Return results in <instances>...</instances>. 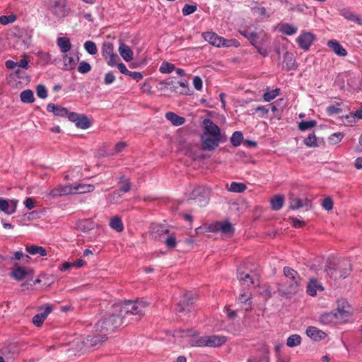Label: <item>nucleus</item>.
<instances>
[{"label":"nucleus","mask_w":362,"mask_h":362,"mask_svg":"<svg viewBox=\"0 0 362 362\" xmlns=\"http://www.w3.org/2000/svg\"><path fill=\"white\" fill-rule=\"evenodd\" d=\"M122 322L123 319L117 312H114L112 305L111 310L95 324L93 332L86 337V341H81L78 351H85L105 341L108 334L115 332Z\"/></svg>","instance_id":"1"},{"label":"nucleus","mask_w":362,"mask_h":362,"mask_svg":"<svg viewBox=\"0 0 362 362\" xmlns=\"http://www.w3.org/2000/svg\"><path fill=\"white\" fill-rule=\"evenodd\" d=\"M284 274L286 281L279 285L278 290L282 296H292L298 293L300 288V276L293 269L285 267Z\"/></svg>","instance_id":"2"},{"label":"nucleus","mask_w":362,"mask_h":362,"mask_svg":"<svg viewBox=\"0 0 362 362\" xmlns=\"http://www.w3.org/2000/svg\"><path fill=\"white\" fill-rule=\"evenodd\" d=\"M114 312H117L123 319L125 313L132 315H141L148 305L144 300L136 301H125L124 303L113 304Z\"/></svg>","instance_id":"3"},{"label":"nucleus","mask_w":362,"mask_h":362,"mask_svg":"<svg viewBox=\"0 0 362 362\" xmlns=\"http://www.w3.org/2000/svg\"><path fill=\"white\" fill-rule=\"evenodd\" d=\"M250 264H245L238 269L237 278L242 286L248 287L250 285H256L259 282V274L252 269Z\"/></svg>","instance_id":"4"},{"label":"nucleus","mask_w":362,"mask_h":362,"mask_svg":"<svg viewBox=\"0 0 362 362\" xmlns=\"http://www.w3.org/2000/svg\"><path fill=\"white\" fill-rule=\"evenodd\" d=\"M202 37L210 45L216 47H238L239 45L236 40L225 39L214 32H204L202 33Z\"/></svg>","instance_id":"5"},{"label":"nucleus","mask_w":362,"mask_h":362,"mask_svg":"<svg viewBox=\"0 0 362 362\" xmlns=\"http://www.w3.org/2000/svg\"><path fill=\"white\" fill-rule=\"evenodd\" d=\"M340 324L348 322L353 314V309L348 301L341 298L337 301V308L333 310Z\"/></svg>","instance_id":"6"},{"label":"nucleus","mask_w":362,"mask_h":362,"mask_svg":"<svg viewBox=\"0 0 362 362\" xmlns=\"http://www.w3.org/2000/svg\"><path fill=\"white\" fill-rule=\"evenodd\" d=\"M325 271L328 275L334 279L340 278L344 279L349 275L351 271L350 261L348 259L341 260L338 262L336 268L332 269L330 267L327 266Z\"/></svg>","instance_id":"7"},{"label":"nucleus","mask_w":362,"mask_h":362,"mask_svg":"<svg viewBox=\"0 0 362 362\" xmlns=\"http://www.w3.org/2000/svg\"><path fill=\"white\" fill-rule=\"evenodd\" d=\"M102 55L107 60V63L110 66H115L117 64L118 56L114 53V47L112 43L106 42L103 44L102 49Z\"/></svg>","instance_id":"8"},{"label":"nucleus","mask_w":362,"mask_h":362,"mask_svg":"<svg viewBox=\"0 0 362 362\" xmlns=\"http://www.w3.org/2000/svg\"><path fill=\"white\" fill-rule=\"evenodd\" d=\"M182 334L180 337H191V338L189 339L188 343L191 346H197V347H202V346H206V335L205 336H197L195 335V332L192 329H189L187 331H182Z\"/></svg>","instance_id":"9"},{"label":"nucleus","mask_w":362,"mask_h":362,"mask_svg":"<svg viewBox=\"0 0 362 362\" xmlns=\"http://www.w3.org/2000/svg\"><path fill=\"white\" fill-rule=\"evenodd\" d=\"M221 141V137L214 136L209 134H203L202 136V145L204 150H214Z\"/></svg>","instance_id":"10"},{"label":"nucleus","mask_w":362,"mask_h":362,"mask_svg":"<svg viewBox=\"0 0 362 362\" xmlns=\"http://www.w3.org/2000/svg\"><path fill=\"white\" fill-rule=\"evenodd\" d=\"M52 12L57 18H64L69 13V8L65 1H55L52 6Z\"/></svg>","instance_id":"11"},{"label":"nucleus","mask_w":362,"mask_h":362,"mask_svg":"<svg viewBox=\"0 0 362 362\" xmlns=\"http://www.w3.org/2000/svg\"><path fill=\"white\" fill-rule=\"evenodd\" d=\"M315 39V35L313 33L303 32L297 37L296 41L302 49L308 50Z\"/></svg>","instance_id":"12"},{"label":"nucleus","mask_w":362,"mask_h":362,"mask_svg":"<svg viewBox=\"0 0 362 362\" xmlns=\"http://www.w3.org/2000/svg\"><path fill=\"white\" fill-rule=\"evenodd\" d=\"M17 204L18 200L0 198V211L7 215H11L16 212Z\"/></svg>","instance_id":"13"},{"label":"nucleus","mask_w":362,"mask_h":362,"mask_svg":"<svg viewBox=\"0 0 362 362\" xmlns=\"http://www.w3.org/2000/svg\"><path fill=\"white\" fill-rule=\"evenodd\" d=\"M227 341V337L223 335H206L205 345L207 347H219Z\"/></svg>","instance_id":"14"},{"label":"nucleus","mask_w":362,"mask_h":362,"mask_svg":"<svg viewBox=\"0 0 362 362\" xmlns=\"http://www.w3.org/2000/svg\"><path fill=\"white\" fill-rule=\"evenodd\" d=\"M78 61V57L72 54H64L62 55L63 69L65 71H71L75 69Z\"/></svg>","instance_id":"15"},{"label":"nucleus","mask_w":362,"mask_h":362,"mask_svg":"<svg viewBox=\"0 0 362 362\" xmlns=\"http://www.w3.org/2000/svg\"><path fill=\"white\" fill-rule=\"evenodd\" d=\"M203 124L205 129L204 134H209L214 136L221 137V129L210 119H205Z\"/></svg>","instance_id":"16"},{"label":"nucleus","mask_w":362,"mask_h":362,"mask_svg":"<svg viewBox=\"0 0 362 362\" xmlns=\"http://www.w3.org/2000/svg\"><path fill=\"white\" fill-rule=\"evenodd\" d=\"M42 309H44L43 313L35 315L33 318V322L37 327H40L42 325L47 317L52 310V306L49 304H46L45 308L42 307L40 308V310Z\"/></svg>","instance_id":"17"},{"label":"nucleus","mask_w":362,"mask_h":362,"mask_svg":"<svg viewBox=\"0 0 362 362\" xmlns=\"http://www.w3.org/2000/svg\"><path fill=\"white\" fill-rule=\"evenodd\" d=\"M319 322L325 325H332L340 324L338 321L334 311L326 312L322 313L319 316Z\"/></svg>","instance_id":"18"},{"label":"nucleus","mask_w":362,"mask_h":362,"mask_svg":"<svg viewBox=\"0 0 362 362\" xmlns=\"http://www.w3.org/2000/svg\"><path fill=\"white\" fill-rule=\"evenodd\" d=\"M290 207L294 210L300 208H305L306 210H308L311 207V202L307 198L301 199L298 197H293L291 199Z\"/></svg>","instance_id":"19"},{"label":"nucleus","mask_w":362,"mask_h":362,"mask_svg":"<svg viewBox=\"0 0 362 362\" xmlns=\"http://www.w3.org/2000/svg\"><path fill=\"white\" fill-rule=\"evenodd\" d=\"M306 334L315 341H320L326 337V334L315 327H308L306 329Z\"/></svg>","instance_id":"20"},{"label":"nucleus","mask_w":362,"mask_h":362,"mask_svg":"<svg viewBox=\"0 0 362 362\" xmlns=\"http://www.w3.org/2000/svg\"><path fill=\"white\" fill-rule=\"evenodd\" d=\"M340 15L343 16L344 18L357 23L358 25H362V17H360L358 15L355 13L354 12L350 11L347 8H343L340 11Z\"/></svg>","instance_id":"21"},{"label":"nucleus","mask_w":362,"mask_h":362,"mask_svg":"<svg viewBox=\"0 0 362 362\" xmlns=\"http://www.w3.org/2000/svg\"><path fill=\"white\" fill-rule=\"evenodd\" d=\"M327 46L332 49L337 56L345 57L347 55V52L345 48L336 40H329Z\"/></svg>","instance_id":"22"},{"label":"nucleus","mask_w":362,"mask_h":362,"mask_svg":"<svg viewBox=\"0 0 362 362\" xmlns=\"http://www.w3.org/2000/svg\"><path fill=\"white\" fill-rule=\"evenodd\" d=\"M252 295L250 293H240L238 297V301L240 303L242 308L245 311H250L252 309Z\"/></svg>","instance_id":"23"},{"label":"nucleus","mask_w":362,"mask_h":362,"mask_svg":"<svg viewBox=\"0 0 362 362\" xmlns=\"http://www.w3.org/2000/svg\"><path fill=\"white\" fill-rule=\"evenodd\" d=\"M118 51L124 61L128 62L133 59L134 52L128 45L121 43Z\"/></svg>","instance_id":"24"},{"label":"nucleus","mask_w":362,"mask_h":362,"mask_svg":"<svg viewBox=\"0 0 362 362\" xmlns=\"http://www.w3.org/2000/svg\"><path fill=\"white\" fill-rule=\"evenodd\" d=\"M57 45L62 53L66 54L71 49L70 39L67 37H59L57 39Z\"/></svg>","instance_id":"25"},{"label":"nucleus","mask_w":362,"mask_h":362,"mask_svg":"<svg viewBox=\"0 0 362 362\" xmlns=\"http://www.w3.org/2000/svg\"><path fill=\"white\" fill-rule=\"evenodd\" d=\"M323 291V286L315 279H310L307 286V293L311 296H315L317 291Z\"/></svg>","instance_id":"26"},{"label":"nucleus","mask_w":362,"mask_h":362,"mask_svg":"<svg viewBox=\"0 0 362 362\" xmlns=\"http://www.w3.org/2000/svg\"><path fill=\"white\" fill-rule=\"evenodd\" d=\"M27 274L26 269L16 264L11 273V276L17 281H21L23 279Z\"/></svg>","instance_id":"27"},{"label":"nucleus","mask_w":362,"mask_h":362,"mask_svg":"<svg viewBox=\"0 0 362 362\" xmlns=\"http://www.w3.org/2000/svg\"><path fill=\"white\" fill-rule=\"evenodd\" d=\"M47 110L48 112H53L54 115L60 117H66L69 114V111L66 108L59 105H55L52 103L47 105Z\"/></svg>","instance_id":"28"},{"label":"nucleus","mask_w":362,"mask_h":362,"mask_svg":"<svg viewBox=\"0 0 362 362\" xmlns=\"http://www.w3.org/2000/svg\"><path fill=\"white\" fill-rule=\"evenodd\" d=\"M247 362H269V352L267 349H264L259 355L250 356Z\"/></svg>","instance_id":"29"},{"label":"nucleus","mask_w":362,"mask_h":362,"mask_svg":"<svg viewBox=\"0 0 362 362\" xmlns=\"http://www.w3.org/2000/svg\"><path fill=\"white\" fill-rule=\"evenodd\" d=\"M166 119L174 126H180L185 122L183 117L179 116L173 112H168L165 114Z\"/></svg>","instance_id":"30"},{"label":"nucleus","mask_w":362,"mask_h":362,"mask_svg":"<svg viewBox=\"0 0 362 362\" xmlns=\"http://www.w3.org/2000/svg\"><path fill=\"white\" fill-rule=\"evenodd\" d=\"M279 30L286 35H292L297 33L298 28L294 25L284 23L279 25Z\"/></svg>","instance_id":"31"},{"label":"nucleus","mask_w":362,"mask_h":362,"mask_svg":"<svg viewBox=\"0 0 362 362\" xmlns=\"http://www.w3.org/2000/svg\"><path fill=\"white\" fill-rule=\"evenodd\" d=\"M215 228L221 230L225 234H233L234 233V228L233 225L228 221L219 222L216 224Z\"/></svg>","instance_id":"32"},{"label":"nucleus","mask_w":362,"mask_h":362,"mask_svg":"<svg viewBox=\"0 0 362 362\" xmlns=\"http://www.w3.org/2000/svg\"><path fill=\"white\" fill-rule=\"evenodd\" d=\"M26 251L31 255H39L41 257H45L47 255L44 247L35 245L27 246Z\"/></svg>","instance_id":"33"},{"label":"nucleus","mask_w":362,"mask_h":362,"mask_svg":"<svg viewBox=\"0 0 362 362\" xmlns=\"http://www.w3.org/2000/svg\"><path fill=\"white\" fill-rule=\"evenodd\" d=\"M95 187L93 185H86L83 183L74 185V194H83L93 192Z\"/></svg>","instance_id":"34"},{"label":"nucleus","mask_w":362,"mask_h":362,"mask_svg":"<svg viewBox=\"0 0 362 362\" xmlns=\"http://www.w3.org/2000/svg\"><path fill=\"white\" fill-rule=\"evenodd\" d=\"M192 304V300L187 296H184L182 300L179 303L177 310L179 313H184L185 311L189 312Z\"/></svg>","instance_id":"35"},{"label":"nucleus","mask_w":362,"mask_h":362,"mask_svg":"<svg viewBox=\"0 0 362 362\" xmlns=\"http://www.w3.org/2000/svg\"><path fill=\"white\" fill-rule=\"evenodd\" d=\"M271 207L274 211L281 209L284 203V198L281 195H276L271 199Z\"/></svg>","instance_id":"36"},{"label":"nucleus","mask_w":362,"mask_h":362,"mask_svg":"<svg viewBox=\"0 0 362 362\" xmlns=\"http://www.w3.org/2000/svg\"><path fill=\"white\" fill-rule=\"evenodd\" d=\"M247 189L246 185L242 182H233L228 187V190L231 192L241 193Z\"/></svg>","instance_id":"37"},{"label":"nucleus","mask_w":362,"mask_h":362,"mask_svg":"<svg viewBox=\"0 0 362 362\" xmlns=\"http://www.w3.org/2000/svg\"><path fill=\"white\" fill-rule=\"evenodd\" d=\"M110 226L111 228L115 230L117 232H122L124 229L122 221L121 218L117 216H114L110 220Z\"/></svg>","instance_id":"38"},{"label":"nucleus","mask_w":362,"mask_h":362,"mask_svg":"<svg viewBox=\"0 0 362 362\" xmlns=\"http://www.w3.org/2000/svg\"><path fill=\"white\" fill-rule=\"evenodd\" d=\"M240 33L246 37L252 45H257V34L253 32H250L247 30H240Z\"/></svg>","instance_id":"39"},{"label":"nucleus","mask_w":362,"mask_h":362,"mask_svg":"<svg viewBox=\"0 0 362 362\" xmlns=\"http://www.w3.org/2000/svg\"><path fill=\"white\" fill-rule=\"evenodd\" d=\"M36 55L40 59L42 65H47L51 62V54L49 52L40 50L36 53Z\"/></svg>","instance_id":"40"},{"label":"nucleus","mask_w":362,"mask_h":362,"mask_svg":"<svg viewBox=\"0 0 362 362\" xmlns=\"http://www.w3.org/2000/svg\"><path fill=\"white\" fill-rule=\"evenodd\" d=\"M21 100L25 103H31L34 102V95L31 90H25L21 93Z\"/></svg>","instance_id":"41"},{"label":"nucleus","mask_w":362,"mask_h":362,"mask_svg":"<svg viewBox=\"0 0 362 362\" xmlns=\"http://www.w3.org/2000/svg\"><path fill=\"white\" fill-rule=\"evenodd\" d=\"M301 343V337L298 334L291 335L286 341V345L288 347H296L300 345Z\"/></svg>","instance_id":"42"},{"label":"nucleus","mask_w":362,"mask_h":362,"mask_svg":"<svg viewBox=\"0 0 362 362\" xmlns=\"http://www.w3.org/2000/svg\"><path fill=\"white\" fill-rule=\"evenodd\" d=\"M243 139V135L242 132L237 131L233 134L230 138V142L233 146H239L241 144Z\"/></svg>","instance_id":"43"},{"label":"nucleus","mask_w":362,"mask_h":362,"mask_svg":"<svg viewBox=\"0 0 362 362\" xmlns=\"http://www.w3.org/2000/svg\"><path fill=\"white\" fill-rule=\"evenodd\" d=\"M280 89L275 88L274 90H267L263 95V98L266 102H270L279 95Z\"/></svg>","instance_id":"44"},{"label":"nucleus","mask_w":362,"mask_h":362,"mask_svg":"<svg viewBox=\"0 0 362 362\" xmlns=\"http://www.w3.org/2000/svg\"><path fill=\"white\" fill-rule=\"evenodd\" d=\"M258 292L260 295L266 298H270L274 293L273 289L266 284L259 286Z\"/></svg>","instance_id":"45"},{"label":"nucleus","mask_w":362,"mask_h":362,"mask_svg":"<svg viewBox=\"0 0 362 362\" xmlns=\"http://www.w3.org/2000/svg\"><path fill=\"white\" fill-rule=\"evenodd\" d=\"M83 46L84 49L89 54L94 55L98 52L96 44L93 41H86Z\"/></svg>","instance_id":"46"},{"label":"nucleus","mask_w":362,"mask_h":362,"mask_svg":"<svg viewBox=\"0 0 362 362\" xmlns=\"http://www.w3.org/2000/svg\"><path fill=\"white\" fill-rule=\"evenodd\" d=\"M175 69L174 64L170 62H163L159 68V71L162 74H170Z\"/></svg>","instance_id":"47"},{"label":"nucleus","mask_w":362,"mask_h":362,"mask_svg":"<svg viewBox=\"0 0 362 362\" xmlns=\"http://www.w3.org/2000/svg\"><path fill=\"white\" fill-rule=\"evenodd\" d=\"M76 125L78 127H79V128H81L83 129H88V127H90V122L88 119L87 117H86L84 115H81V117L78 119L77 123L76 124Z\"/></svg>","instance_id":"48"},{"label":"nucleus","mask_w":362,"mask_h":362,"mask_svg":"<svg viewBox=\"0 0 362 362\" xmlns=\"http://www.w3.org/2000/svg\"><path fill=\"white\" fill-rule=\"evenodd\" d=\"M317 124L315 120L302 121L298 124V128L301 131H305L313 128Z\"/></svg>","instance_id":"49"},{"label":"nucleus","mask_w":362,"mask_h":362,"mask_svg":"<svg viewBox=\"0 0 362 362\" xmlns=\"http://www.w3.org/2000/svg\"><path fill=\"white\" fill-rule=\"evenodd\" d=\"M17 19V16L15 14H11L9 16H0V24L6 25L10 23H14Z\"/></svg>","instance_id":"50"},{"label":"nucleus","mask_w":362,"mask_h":362,"mask_svg":"<svg viewBox=\"0 0 362 362\" xmlns=\"http://www.w3.org/2000/svg\"><path fill=\"white\" fill-rule=\"evenodd\" d=\"M304 144L308 147H315L317 146V139L314 134H310L304 140Z\"/></svg>","instance_id":"51"},{"label":"nucleus","mask_w":362,"mask_h":362,"mask_svg":"<svg viewBox=\"0 0 362 362\" xmlns=\"http://www.w3.org/2000/svg\"><path fill=\"white\" fill-rule=\"evenodd\" d=\"M63 196L74 194V185H60Z\"/></svg>","instance_id":"52"},{"label":"nucleus","mask_w":362,"mask_h":362,"mask_svg":"<svg viewBox=\"0 0 362 362\" xmlns=\"http://www.w3.org/2000/svg\"><path fill=\"white\" fill-rule=\"evenodd\" d=\"M333 205L334 203L330 197H327L322 201V206L327 211L332 210L333 209Z\"/></svg>","instance_id":"53"},{"label":"nucleus","mask_w":362,"mask_h":362,"mask_svg":"<svg viewBox=\"0 0 362 362\" xmlns=\"http://www.w3.org/2000/svg\"><path fill=\"white\" fill-rule=\"evenodd\" d=\"M119 185L121 190L123 191L124 192H127L131 189L130 182L127 179L124 178V177H122L120 178Z\"/></svg>","instance_id":"54"},{"label":"nucleus","mask_w":362,"mask_h":362,"mask_svg":"<svg viewBox=\"0 0 362 362\" xmlns=\"http://www.w3.org/2000/svg\"><path fill=\"white\" fill-rule=\"evenodd\" d=\"M90 69H91V66L88 62L82 61L79 63V65L78 67V71L81 74H86V73L89 72L90 71Z\"/></svg>","instance_id":"55"},{"label":"nucleus","mask_w":362,"mask_h":362,"mask_svg":"<svg viewBox=\"0 0 362 362\" xmlns=\"http://www.w3.org/2000/svg\"><path fill=\"white\" fill-rule=\"evenodd\" d=\"M343 136H344V135L342 133L336 132V133L332 134L329 136V140L331 144H337L342 139Z\"/></svg>","instance_id":"56"},{"label":"nucleus","mask_w":362,"mask_h":362,"mask_svg":"<svg viewBox=\"0 0 362 362\" xmlns=\"http://www.w3.org/2000/svg\"><path fill=\"white\" fill-rule=\"evenodd\" d=\"M197 6L194 5L185 4L182 10L184 16H188L197 11Z\"/></svg>","instance_id":"57"},{"label":"nucleus","mask_w":362,"mask_h":362,"mask_svg":"<svg viewBox=\"0 0 362 362\" xmlns=\"http://www.w3.org/2000/svg\"><path fill=\"white\" fill-rule=\"evenodd\" d=\"M37 95L40 98H46L47 97V91L43 85H38L36 88Z\"/></svg>","instance_id":"58"},{"label":"nucleus","mask_w":362,"mask_h":362,"mask_svg":"<svg viewBox=\"0 0 362 362\" xmlns=\"http://www.w3.org/2000/svg\"><path fill=\"white\" fill-rule=\"evenodd\" d=\"M165 244L170 249L174 248L177 244L175 237L173 235H168L165 240Z\"/></svg>","instance_id":"59"},{"label":"nucleus","mask_w":362,"mask_h":362,"mask_svg":"<svg viewBox=\"0 0 362 362\" xmlns=\"http://www.w3.org/2000/svg\"><path fill=\"white\" fill-rule=\"evenodd\" d=\"M60 189H61V187L58 186V187L51 189L47 193V196L49 197H52V198H57V197H62L63 195H62V193Z\"/></svg>","instance_id":"60"},{"label":"nucleus","mask_w":362,"mask_h":362,"mask_svg":"<svg viewBox=\"0 0 362 362\" xmlns=\"http://www.w3.org/2000/svg\"><path fill=\"white\" fill-rule=\"evenodd\" d=\"M78 227L83 231H86L92 228V223L88 221H82L78 224Z\"/></svg>","instance_id":"61"},{"label":"nucleus","mask_w":362,"mask_h":362,"mask_svg":"<svg viewBox=\"0 0 362 362\" xmlns=\"http://www.w3.org/2000/svg\"><path fill=\"white\" fill-rule=\"evenodd\" d=\"M258 51V52L263 57L267 56L269 53L268 48L267 47H262L260 45L259 42H257V45H253Z\"/></svg>","instance_id":"62"},{"label":"nucleus","mask_w":362,"mask_h":362,"mask_svg":"<svg viewBox=\"0 0 362 362\" xmlns=\"http://www.w3.org/2000/svg\"><path fill=\"white\" fill-rule=\"evenodd\" d=\"M115 81V76L113 73L110 71L105 75L104 83L106 85H110Z\"/></svg>","instance_id":"63"},{"label":"nucleus","mask_w":362,"mask_h":362,"mask_svg":"<svg viewBox=\"0 0 362 362\" xmlns=\"http://www.w3.org/2000/svg\"><path fill=\"white\" fill-rule=\"evenodd\" d=\"M16 64L18 67H21L25 69H28L29 67L28 60L25 55L23 56L22 59L19 62H16Z\"/></svg>","instance_id":"64"}]
</instances>
